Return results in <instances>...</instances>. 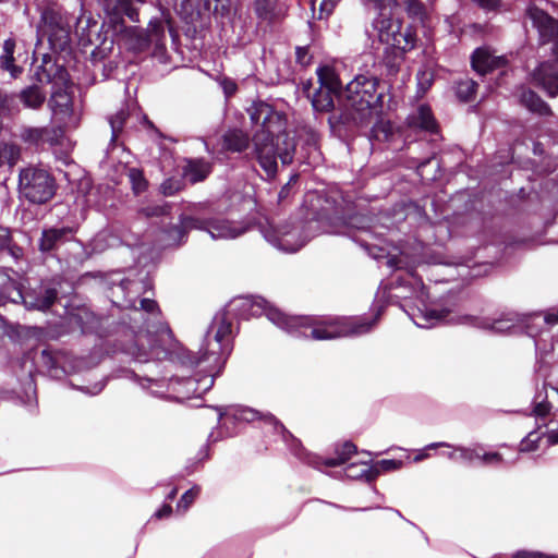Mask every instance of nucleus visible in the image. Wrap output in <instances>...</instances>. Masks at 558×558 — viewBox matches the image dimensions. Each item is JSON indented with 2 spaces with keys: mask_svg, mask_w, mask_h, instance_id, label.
Masks as SVG:
<instances>
[{
  "mask_svg": "<svg viewBox=\"0 0 558 558\" xmlns=\"http://www.w3.org/2000/svg\"><path fill=\"white\" fill-rule=\"evenodd\" d=\"M232 320L227 313H217L205 335L199 355L180 347L167 324L160 323L155 331H140L130 354L140 363L150 360L178 359L189 367L202 366L205 373L218 376L233 349Z\"/></svg>",
  "mask_w": 558,
  "mask_h": 558,
  "instance_id": "nucleus-1",
  "label": "nucleus"
},
{
  "mask_svg": "<svg viewBox=\"0 0 558 558\" xmlns=\"http://www.w3.org/2000/svg\"><path fill=\"white\" fill-rule=\"evenodd\" d=\"M223 313L233 322L234 316L243 319L266 315L277 327L299 338L331 340L340 337L361 336L369 332L376 319L342 317L315 319L308 316H288L260 296H242L233 300Z\"/></svg>",
  "mask_w": 558,
  "mask_h": 558,
  "instance_id": "nucleus-2",
  "label": "nucleus"
},
{
  "mask_svg": "<svg viewBox=\"0 0 558 558\" xmlns=\"http://www.w3.org/2000/svg\"><path fill=\"white\" fill-rule=\"evenodd\" d=\"M247 113L252 124L258 126L252 136L255 158L266 177L274 179L278 172L277 159L289 165L295 151L294 138L286 131L287 117L263 101L253 102Z\"/></svg>",
  "mask_w": 558,
  "mask_h": 558,
  "instance_id": "nucleus-3",
  "label": "nucleus"
},
{
  "mask_svg": "<svg viewBox=\"0 0 558 558\" xmlns=\"http://www.w3.org/2000/svg\"><path fill=\"white\" fill-rule=\"evenodd\" d=\"M147 0H117V5L107 9L102 27L106 33L111 34L112 39L123 45L129 50L142 52L149 48L151 44L160 47L165 39L163 23L158 20H151L147 29L136 25L128 26L124 15L132 23L140 22V14L134 4H144Z\"/></svg>",
  "mask_w": 558,
  "mask_h": 558,
  "instance_id": "nucleus-4",
  "label": "nucleus"
},
{
  "mask_svg": "<svg viewBox=\"0 0 558 558\" xmlns=\"http://www.w3.org/2000/svg\"><path fill=\"white\" fill-rule=\"evenodd\" d=\"M377 85L376 77L367 75H356L348 83L343 93V107L349 119L364 123L372 118L383 98Z\"/></svg>",
  "mask_w": 558,
  "mask_h": 558,
  "instance_id": "nucleus-5",
  "label": "nucleus"
},
{
  "mask_svg": "<svg viewBox=\"0 0 558 558\" xmlns=\"http://www.w3.org/2000/svg\"><path fill=\"white\" fill-rule=\"evenodd\" d=\"M190 230H205L215 240H231L245 233L248 230V225L243 221H234L223 217L201 219L182 215L179 225L167 231L168 244H181Z\"/></svg>",
  "mask_w": 558,
  "mask_h": 558,
  "instance_id": "nucleus-6",
  "label": "nucleus"
},
{
  "mask_svg": "<svg viewBox=\"0 0 558 558\" xmlns=\"http://www.w3.org/2000/svg\"><path fill=\"white\" fill-rule=\"evenodd\" d=\"M412 319L414 324L421 328H430L439 323L472 325L483 329H490L496 332L515 331L521 328L519 324L520 318L514 315H508L507 317L494 320L481 319L469 315L456 318L450 315L448 310L435 306H425L423 310H418L416 314H413Z\"/></svg>",
  "mask_w": 558,
  "mask_h": 558,
  "instance_id": "nucleus-7",
  "label": "nucleus"
},
{
  "mask_svg": "<svg viewBox=\"0 0 558 558\" xmlns=\"http://www.w3.org/2000/svg\"><path fill=\"white\" fill-rule=\"evenodd\" d=\"M534 26L539 34L555 40V53L558 58V21L551 19L545 11L532 7L527 11ZM533 78L549 96L558 94V59L553 62L542 63L533 73Z\"/></svg>",
  "mask_w": 558,
  "mask_h": 558,
  "instance_id": "nucleus-8",
  "label": "nucleus"
},
{
  "mask_svg": "<svg viewBox=\"0 0 558 558\" xmlns=\"http://www.w3.org/2000/svg\"><path fill=\"white\" fill-rule=\"evenodd\" d=\"M214 381L215 377L206 373L201 378L170 379L169 381L163 378L144 377L140 379V385L155 397L181 402L192 397H201L213 387Z\"/></svg>",
  "mask_w": 558,
  "mask_h": 558,
  "instance_id": "nucleus-9",
  "label": "nucleus"
},
{
  "mask_svg": "<svg viewBox=\"0 0 558 558\" xmlns=\"http://www.w3.org/2000/svg\"><path fill=\"white\" fill-rule=\"evenodd\" d=\"M377 11L372 27L379 41L403 52L412 50L417 41L415 29L410 25L402 26L401 21L393 16L392 10Z\"/></svg>",
  "mask_w": 558,
  "mask_h": 558,
  "instance_id": "nucleus-10",
  "label": "nucleus"
},
{
  "mask_svg": "<svg viewBox=\"0 0 558 558\" xmlns=\"http://www.w3.org/2000/svg\"><path fill=\"white\" fill-rule=\"evenodd\" d=\"M52 119L65 128H76L80 122V112L74 108L72 100V85L68 72L60 68L52 80V93L49 99Z\"/></svg>",
  "mask_w": 558,
  "mask_h": 558,
  "instance_id": "nucleus-11",
  "label": "nucleus"
},
{
  "mask_svg": "<svg viewBox=\"0 0 558 558\" xmlns=\"http://www.w3.org/2000/svg\"><path fill=\"white\" fill-rule=\"evenodd\" d=\"M19 192L33 204H45L56 193V181L48 170L29 166L20 171Z\"/></svg>",
  "mask_w": 558,
  "mask_h": 558,
  "instance_id": "nucleus-12",
  "label": "nucleus"
},
{
  "mask_svg": "<svg viewBox=\"0 0 558 558\" xmlns=\"http://www.w3.org/2000/svg\"><path fill=\"white\" fill-rule=\"evenodd\" d=\"M319 88L312 97V105L316 111L328 112L335 107V99L343 97L341 83L335 70L328 65L317 69Z\"/></svg>",
  "mask_w": 558,
  "mask_h": 558,
  "instance_id": "nucleus-13",
  "label": "nucleus"
},
{
  "mask_svg": "<svg viewBox=\"0 0 558 558\" xmlns=\"http://www.w3.org/2000/svg\"><path fill=\"white\" fill-rule=\"evenodd\" d=\"M260 232L269 244L286 253L299 251L310 240L307 235L303 234L300 227L289 223L279 227L263 226Z\"/></svg>",
  "mask_w": 558,
  "mask_h": 558,
  "instance_id": "nucleus-14",
  "label": "nucleus"
},
{
  "mask_svg": "<svg viewBox=\"0 0 558 558\" xmlns=\"http://www.w3.org/2000/svg\"><path fill=\"white\" fill-rule=\"evenodd\" d=\"M218 412V421H225L232 418L235 422H254L259 420L265 426H269L275 433L281 434L282 439L288 441V438H293L292 435L284 428V426L270 413H259L258 411L242 407H219L216 408Z\"/></svg>",
  "mask_w": 558,
  "mask_h": 558,
  "instance_id": "nucleus-15",
  "label": "nucleus"
},
{
  "mask_svg": "<svg viewBox=\"0 0 558 558\" xmlns=\"http://www.w3.org/2000/svg\"><path fill=\"white\" fill-rule=\"evenodd\" d=\"M44 32L54 47L63 48L70 37V26L63 15L52 9L45 10L41 15Z\"/></svg>",
  "mask_w": 558,
  "mask_h": 558,
  "instance_id": "nucleus-16",
  "label": "nucleus"
},
{
  "mask_svg": "<svg viewBox=\"0 0 558 558\" xmlns=\"http://www.w3.org/2000/svg\"><path fill=\"white\" fill-rule=\"evenodd\" d=\"M355 464H351L348 468V476L352 478H365L366 481H373L379 474L385 472L397 471L402 468L401 460L384 459L377 461L373 465L362 464L359 472H353Z\"/></svg>",
  "mask_w": 558,
  "mask_h": 558,
  "instance_id": "nucleus-17",
  "label": "nucleus"
},
{
  "mask_svg": "<svg viewBox=\"0 0 558 558\" xmlns=\"http://www.w3.org/2000/svg\"><path fill=\"white\" fill-rule=\"evenodd\" d=\"M507 60L502 56H495L488 48H477L472 54V66L481 74L502 68Z\"/></svg>",
  "mask_w": 558,
  "mask_h": 558,
  "instance_id": "nucleus-18",
  "label": "nucleus"
},
{
  "mask_svg": "<svg viewBox=\"0 0 558 558\" xmlns=\"http://www.w3.org/2000/svg\"><path fill=\"white\" fill-rule=\"evenodd\" d=\"M74 232L73 228H51L43 232L39 248L44 252L53 250L59 243L63 242L70 234Z\"/></svg>",
  "mask_w": 558,
  "mask_h": 558,
  "instance_id": "nucleus-19",
  "label": "nucleus"
},
{
  "mask_svg": "<svg viewBox=\"0 0 558 558\" xmlns=\"http://www.w3.org/2000/svg\"><path fill=\"white\" fill-rule=\"evenodd\" d=\"M250 146L248 135L241 130H229L222 136V148L226 151L242 153Z\"/></svg>",
  "mask_w": 558,
  "mask_h": 558,
  "instance_id": "nucleus-20",
  "label": "nucleus"
},
{
  "mask_svg": "<svg viewBox=\"0 0 558 558\" xmlns=\"http://www.w3.org/2000/svg\"><path fill=\"white\" fill-rule=\"evenodd\" d=\"M211 166L204 159H190L183 168V175L192 183H197L207 178Z\"/></svg>",
  "mask_w": 558,
  "mask_h": 558,
  "instance_id": "nucleus-21",
  "label": "nucleus"
},
{
  "mask_svg": "<svg viewBox=\"0 0 558 558\" xmlns=\"http://www.w3.org/2000/svg\"><path fill=\"white\" fill-rule=\"evenodd\" d=\"M375 258H385L386 265L392 269H408L411 267L413 260L412 255L407 253L404 250L393 248V251H388L386 255L384 254H374Z\"/></svg>",
  "mask_w": 558,
  "mask_h": 558,
  "instance_id": "nucleus-22",
  "label": "nucleus"
},
{
  "mask_svg": "<svg viewBox=\"0 0 558 558\" xmlns=\"http://www.w3.org/2000/svg\"><path fill=\"white\" fill-rule=\"evenodd\" d=\"M20 99L27 109H39L46 100L45 93L38 86H28L22 89L17 95H13Z\"/></svg>",
  "mask_w": 558,
  "mask_h": 558,
  "instance_id": "nucleus-23",
  "label": "nucleus"
},
{
  "mask_svg": "<svg viewBox=\"0 0 558 558\" xmlns=\"http://www.w3.org/2000/svg\"><path fill=\"white\" fill-rule=\"evenodd\" d=\"M15 41L12 38L4 40L2 53L0 54V68L10 72L12 77H17L22 73V68L14 63Z\"/></svg>",
  "mask_w": 558,
  "mask_h": 558,
  "instance_id": "nucleus-24",
  "label": "nucleus"
},
{
  "mask_svg": "<svg viewBox=\"0 0 558 558\" xmlns=\"http://www.w3.org/2000/svg\"><path fill=\"white\" fill-rule=\"evenodd\" d=\"M409 124L413 128H418L428 132H435L437 124L432 114V111L426 106L418 107L417 111L409 117Z\"/></svg>",
  "mask_w": 558,
  "mask_h": 558,
  "instance_id": "nucleus-25",
  "label": "nucleus"
},
{
  "mask_svg": "<svg viewBox=\"0 0 558 558\" xmlns=\"http://www.w3.org/2000/svg\"><path fill=\"white\" fill-rule=\"evenodd\" d=\"M21 157V148L14 142H0V167H14Z\"/></svg>",
  "mask_w": 558,
  "mask_h": 558,
  "instance_id": "nucleus-26",
  "label": "nucleus"
},
{
  "mask_svg": "<svg viewBox=\"0 0 558 558\" xmlns=\"http://www.w3.org/2000/svg\"><path fill=\"white\" fill-rule=\"evenodd\" d=\"M521 102L530 111L536 112L541 116H547L550 113V108L543 101L537 94L533 90H523L521 94Z\"/></svg>",
  "mask_w": 558,
  "mask_h": 558,
  "instance_id": "nucleus-27",
  "label": "nucleus"
},
{
  "mask_svg": "<svg viewBox=\"0 0 558 558\" xmlns=\"http://www.w3.org/2000/svg\"><path fill=\"white\" fill-rule=\"evenodd\" d=\"M45 126H26L21 131V138L24 143L36 147H43L46 145L45 141Z\"/></svg>",
  "mask_w": 558,
  "mask_h": 558,
  "instance_id": "nucleus-28",
  "label": "nucleus"
},
{
  "mask_svg": "<svg viewBox=\"0 0 558 558\" xmlns=\"http://www.w3.org/2000/svg\"><path fill=\"white\" fill-rule=\"evenodd\" d=\"M57 299V290L53 288H48L44 291L43 296L37 298L35 301H28L24 299V303L28 308H36L40 311L48 310Z\"/></svg>",
  "mask_w": 558,
  "mask_h": 558,
  "instance_id": "nucleus-29",
  "label": "nucleus"
},
{
  "mask_svg": "<svg viewBox=\"0 0 558 558\" xmlns=\"http://www.w3.org/2000/svg\"><path fill=\"white\" fill-rule=\"evenodd\" d=\"M356 447L352 442L342 444L337 450V458H330L324 461L326 466H336L345 463L351 456L355 452Z\"/></svg>",
  "mask_w": 558,
  "mask_h": 558,
  "instance_id": "nucleus-30",
  "label": "nucleus"
},
{
  "mask_svg": "<svg viewBox=\"0 0 558 558\" xmlns=\"http://www.w3.org/2000/svg\"><path fill=\"white\" fill-rule=\"evenodd\" d=\"M417 96L423 97L434 83V72L430 68L424 66L416 74Z\"/></svg>",
  "mask_w": 558,
  "mask_h": 558,
  "instance_id": "nucleus-31",
  "label": "nucleus"
},
{
  "mask_svg": "<svg viewBox=\"0 0 558 558\" xmlns=\"http://www.w3.org/2000/svg\"><path fill=\"white\" fill-rule=\"evenodd\" d=\"M372 136L379 142H390L395 137L393 125L389 121L380 120L373 126Z\"/></svg>",
  "mask_w": 558,
  "mask_h": 558,
  "instance_id": "nucleus-32",
  "label": "nucleus"
},
{
  "mask_svg": "<svg viewBox=\"0 0 558 558\" xmlns=\"http://www.w3.org/2000/svg\"><path fill=\"white\" fill-rule=\"evenodd\" d=\"M68 128L63 126V124L58 123L56 126H45V141L46 144L53 147L58 145H62L64 142V130Z\"/></svg>",
  "mask_w": 558,
  "mask_h": 558,
  "instance_id": "nucleus-33",
  "label": "nucleus"
},
{
  "mask_svg": "<svg viewBox=\"0 0 558 558\" xmlns=\"http://www.w3.org/2000/svg\"><path fill=\"white\" fill-rule=\"evenodd\" d=\"M119 242L118 238L107 231L99 232L92 241V247L94 252L100 253L107 247L117 245Z\"/></svg>",
  "mask_w": 558,
  "mask_h": 558,
  "instance_id": "nucleus-34",
  "label": "nucleus"
},
{
  "mask_svg": "<svg viewBox=\"0 0 558 558\" xmlns=\"http://www.w3.org/2000/svg\"><path fill=\"white\" fill-rule=\"evenodd\" d=\"M476 87H477V84L472 80L466 78V80L460 81L457 84V90H456L457 96L463 101H469L474 96Z\"/></svg>",
  "mask_w": 558,
  "mask_h": 558,
  "instance_id": "nucleus-35",
  "label": "nucleus"
},
{
  "mask_svg": "<svg viewBox=\"0 0 558 558\" xmlns=\"http://www.w3.org/2000/svg\"><path fill=\"white\" fill-rule=\"evenodd\" d=\"M128 177L132 184V189L135 194H140L147 189V181L143 175V172L137 168H131L128 171Z\"/></svg>",
  "mask_w": 558,
  "mask_h": 558,
  "instance_id": "nucleus-36",
  "label": "nucleus"
},
{
  "mask_svg": "<svg viewBox=\"0 0 558 558\" xmlns=\"http://www.w3.org/2000/svg\"><path fill=\"white\" fill-rule=\"evenodd\" d=\"M340 0H312V9L314 13L318 9L317 17L322 20L329 16L332 13L336 4Z\"/></svg>",
  "mask_w": 558,
  "mask_h": 558,
  "instance_id": "nucleus-37",
  "label": "nucleus"
},
{
  "mask_svg": "<svg viewBox=\"0 0 558 558\" xmlns=\"http://www.w3.org/2000/svg\"><path fill=\"white\" fill-rule=\"evenodd\" d=\"M254 10L259 19L270 21L274 17L275 4L271 0H255Z\"/></svg>",
  "mask_w": 558,
  "mask_h": 558,
  "instance_id": "nucleus-38",
  "label": "nucleus"
},
{
  "mask_svg": "<svg viewBox=\"0 0 558 558\" xmlns=\"http://www.w3.org/2000/svg\"><path fill=\"white\" fill-rule=\"evenodd\" d=\"M550 412V404L547 402V396L536 395L533 401V414L537 420H544Z\"/></svg>",
  "mask_w": 558,
  "mask_h": 558,
  "instance_id": "nucleus-39",
  "label": "nucleus"
},
{
  "mask_svg": "<svg viewBox=\"0 0 558 558\" xmlns=\"http://www.w3.org/2000/svg\"><path fill=\"white\" fill-rule=\"evenodd\" d=\"M458 457L459 461L472 463L474 460L481 458V448L458 447Z\"/></svg>",
  "mask_w": 558,
  "mask_h": 558,
  "instance_id": "nucleus-40",
  "label": "nucleus"
},
{
  "mask_svg": "<svg viewBox=\"0 0 558 558\" xmlns=\"http://www.w3.org/2000/svg\"><path fill=\"white\" fill-rule=\"evenodd\" d=\"M408 13L414 17L423 20L425 8L418 0H403Z\"/></svg>",
  "mask_w": 558,
  "mask_h": 558,
  "instance_id": "nucleus-41",
  "label": "nucleus"
},
{
  "mask_svg": "<svg viewBox=\"0 0 558 558\" xmlns=\"http://www.w3.org/2000/svg\"><path fill=\"white\" fill-rule=\"evenodd\" d=\"M199 493L198 487H193L185 492L183 496L181 497L180 501L177 505V509L180 511H185L190 507V505L195 500Z\"/></svg>",
  "mask_w": 558,
  "mask_h": 558,
  "instance_id": "nucleus-42",
  "label": "nucleus"
},
{
  "mask_svg": "<svg viewBox=\"0 0 558 558\" xmlns=\"http://www.w3.org/2000/svg\"><path fill=\"white\" fill-rule=\"evenodd\" d=\"M541 440V437L537 433L531 432L527 437L521 441L520 451L529 452L536 450L538 448L537 442Z\"/></svg>",
  "mask_w": 558,
  "mask_h": 558,
  "instance_id": "nucleus-43",
  "label": "nucleus"
},
{
  "mask_svg": "<svg viewBox=\"0 0 558 558\" xmlns=\"http://www.w3.org/2000/svg\"><path fill=\"white\" fill-rule=\"evenodd\" d=\"M126 113L121 110L116 116L109 119V123L112 130V138H117L119 132L122 130V126L125 122Z\"/></svg>",
  "mask_w": 558,
  "mask_h": 558,
  "instance_id": "nucleus-44",
  "label": "nucleus"
},
{
  "mask_svg": "<svg viewBox=\"0 0 558 558\" xmlns=\"http://www.w3.org/2000/svg\"><path fill=\"white\" fill-rule=\"evenodd\" d=\"M295 61L301 66H307L312 61V54L310 53L308 46H296L295 47Z\"/></svg>",
  "mask_w": 558,
  "mask_h": 558,
  "instance_id": "nucleus-45",
  "label": "nucleus"
},
{
  "mask_svg": "<svg viewBox=\"0 0 558 558\" xmlns=\"http://www.w3.org/2000/svg\"><path fill=\"white\" fill-rule=\"evenodd\" d=\"M181 187V183L174 179H167L160 185V191L163 195L170 196L177 193Z\"/></svg>",
  "mask_w": 558,
  "mask_h": 558,
  "instance_id": "nucleus-46",
  "label": "nucleus"
},
{
  "mask_svg": "<svg viewBox=\"0 0 558 558\" xmlns=\"http://www.w3.org/2000/svg\"><path fill=\"white\" fill-rule=\"evenodd\" d=\"M376 10H393L398 7V0H364Z\"/></svg>",
  "mask_w": 558,
  "mask_h": 558,
  "instance_id": "nucleus-47",
  "label": "nucleus"
},
{
  "mask_svg": "<svg viewBox=\"0 0 558 558\" xmlns=\"http://www.w3.org/2000/svg\"><path fill=\"white\" fill-rule=\"evenodd\" d=\"M439 447H447V448H451L452 450L447 452L446 453V457L450 460H453V461H459V457H458V447H453L451 446L450 444H447V442H433V444H429L425 447V449H435V448H439Z\"/></svg>",
  "mask_w": 558,
  "mask_h": 558,
  "instance_id": "nucleus-48",
  "label": "nucleus"
},
{
  "mask_svg": "<svg viewBox=\"0 0 558 558\" xmlns=\"http://www.w3.org/2000/svg\"><path fill=\"white\" fill-rule=\"evenodd\" d=\"M484 464H499L502 461V457L498 452H484L481 449V458Z\"/></svg>",
  "mask_w": 558,
  "mask_h": 558,
  "instance_id": "nucleus-49",
  "label": "nucleus"
},
{
  "mask_svg": "<svg viewBox=\"0 0 558 558\" xmlns=\"http://www.w3.org/2000/svg\"><path fill=\"white\" fill-rule=\"evenodd\" d=\"M485 11H496L501 5V0H471Z\"/></svg>",
  "mask_w": 558,
  "mask_h": 558,
  "instance_id": "nucleus-50",
  "label": "nucleus"
},
{
  "mask_svg": "<svg viewBox=\"0 0 558 558\" xmlns=\"http://www.w3.org/2000/svg\"><path fill=\"white\" fill-rule=\"evenodd\" d=\"M403 283H408L411 286L413 291L423 288L422 281L415 277L412 272L407 274V278H402L399 280V286L401 287Z\"/></svg>",
  "mask_w": 558,
  "mask_h": 558,
  "instance_id": "nucleus-51",
  "label": "nucleus"
},
{
  "mask_svg": "<svg viewBox=\"0 0 558 558\" xmlns=\"http://www.w3.org/2000/svg\"><path fill=\"white\" fill-rule=\"evenodd\" d=\"M140 305H141V310L145 311L146 313H149L151 315L159 314L158 305L154 300L142 299L140 302Z\"/></svg>",
  "mask_w": 558,
  "mask_h": 558,
  "instance_id": "nucleus-52",
  "label": "nucleus"
},
{
  "mask_svg": "<svg viewBox=\"0 0 558 558\" xmlns=\"http://www.w3.org/2000/svg\"><path fill=\"white\" fill-rule=\"evenodd\" d=\"M221 87L227 97L232 96L236 92V88H238L235 82L230 78H223L221 81Z\"/></svg>",
  "mask_w": 558,
  "mask_h": 558,
  "instance_id": "nucleus-53",
  "label": "nucleus"
},
{
  "mask_svg": "<svg viewBox=\"0 0 558 558\" xmlns=\"http://www.w3.org/2000/svg\"><path fill=\"white\" fill-rule=\"evenodd\" d=\"M512 558H558L555 556H546L537 551H520L517 553Z\"/></svg>",
  "mask_w": 558,
  "mask_h": 558,
  "instance_id": "nucleus-54",
  "label": "nucleus"
},
{
  "mask_svg": "<svg viewBox=\"0 0 558 558\" xmlns=\"http://www.w3.org/2000/svg\"><path fill=\"white\" fill-rule=\"evenodd\" d=\"M141 211L146 217L160 216V215H163L166 213V207H163V206L147 207V208H142Z\"/></svg>",
  "mask_w": 558,
  "mask_h": 558,
  "instance_id": "nucleus-55",
  "label": "nucleus"
},
{
  "mask_svg": "<svg viewBox=\"0 0 558 558\" xmlns=\"http://www.w3.org/2000/svg\"><path fill=\"white\" fill-rule=\"evenodd\" d=\"M10 231L8 228L0 227V250L8 247L10 244Z\"/></svg>",
  "mask_w": 558,
  "mask_h": 558,
  "instance_id": "nucleus-56",
  "label": "nucleus"
},
{
  "mask_svg": "<svg viewBox=\"0 0 558 558\" xmlns=\"http://www.w3.org/2000/svg\"><path fill=\"white\" fill-rule=\"evenodd\" d=\"M543 320L548 325L558 323V310L545 314Z\"/></svg>",
  "mask_w": 558,
  "mask_h": 558,
  "instance_id": "nucleus-57",
  "label": "nucleus"
},
{
  "mask_svg": "<svg viewBox=\"0 0 558 558\" xmlns=\"http://www.w3.org/2000/svg\"><path fill=\"white\" fill-rule=\"evenodd\" d=\"M171 511H172L171 506L163 505L159 510H157L155 512V517L157 519H161V518L168 517L171 513Z\"/></svg>",
  "mask_w": 558,
  "mask_h": 558,
  "instance_id": "nucleus-58",
  "label": "nucleus"
},
{
  "mask_svg": "<svg viewBox=\"0 0 558 558\" xmlns=\"http://www.w3.org/2000/svg\"><path fill=\"white\" fill-rule=\"evenodd\" d=\"M547 444L548 445H557L558 444V429L550 430L547 435Z\"/></svg>",
  "mask_w": 558,
  "mask_h": 558,
  "instance_id": "nucleus-59",
  "label": "nucleus"
},
{
  "mask_svg": "<svg viewBox=\"0 0 558 558\" xmlns=\"http://www.w3.org/2000/svg\"><path fill=\"white\" fill-rule=\"evenodd\" d=\"M289 184H290V183L286 184V185L281 189V191L279 192V199H280V201H281V199H283V198H286V197L288 196L289 191H290Z\"/></svg>",
  "mask_w": 558,
  "mask_h": 558,
  "instance_id": "nucleus-60",
  "label": "nucleus"
},
{
  "mask_svg": "<svg viewBox=\"0 0 558 558\" xmlns=\"http://www.w3.org/2000/svg\"><path fill=\"white\" fill-rule=\"evenodd\" d=\"M427 457H428V454H427V453H425V452L422 450V451H420V452L415 456V458H414V462H420V461H422V460L426 459Z\"/></svg>",
  "mask_w": 558,
  "mask_h": 558,
  "instance_id": "nucleus-61",
  "label": "nucleus"
},
{
  "mask_svg": "<svg viewBox=\"0 0 558 558\" xmlns=\"http://www.w3.org/2000/svg\"><path fill=\"white\" fill-rule=\"evenodd\" d=\"M427 163H430V160H426V161H424V162H422V163H420V165H418L417 170H418V172H420V174H421V175H422V170H423V168H424Z\"/></svg>",
  "mask_w": 558,
  "mask_h": 558,
  "instance_id": "nucleus-62",
  "label": "nucleus"
},
{
  "mask_svg": "<svg viewBox=\"0 0 558 558\" xmlns=\"http://www.w3.org/2000/svg\"><path fill=\"white\" fill-rule=\"evenodd\" d=\"M104 388V385H97L95 387V390L92 392L93 395H97L98 392H100Z\"/></svg>",
  "mask_w": 558,
  "mask_h": 558,
  "instance_id": "nucleus-63",
  "label": "nucleus"
},
{
  "mask_svg": "<svg viewBox=\"0 0 558 558\" xmlns=\"http://www.w3.org/2000/svg\"><path fill=\"white\" fill-rule=\"evenodd\" d=\"M307 134H308V142L311 141L312 143H315V134H314V132L308 131Z\"/></svg>",
  "mask_w": 558,
  "mask_h": 558,
  "instance_id": "nucleus-64",
  "label": "nucleus"
}]
</instances>
